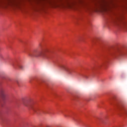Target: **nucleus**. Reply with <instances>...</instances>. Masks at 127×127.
<instances>
[{"instance_id":"nucleus-1","label":"nucleus","mask_w":127,"mask_h":127,"mask_svg":"<svg viewBox=\"0 0 127 127\" xmlns=\"http://www.w3.org/2000/svg\"><path fill=\"white\" fill-rule=\"evenodd\" d=\"M46 50H43L39 51L37 50H34L32 52L28 54L29 56L32 58H38V57H42L44 59H49L50 58V53L46 55Z\"/></svg>"},{"instance_id":"nucleus-2","label":"nucleus","mask_w":127,"mask_h":127,"mask_svg":"<svg viewBox=\"0 0 127 127\" xmlns=\"http://www.w3.org/2000/svg\"><path fill=\"white\" fill-rule=\"evenodd\" d=\"M23 105L25 106V107H28L29 109H30L32 110V111H34V113H36L37 114H38L39 113V111H40V109H39V108L33 104H30L29 106L27 105V101L24 100L23 101Z\"/></svg>"},{"instance_id":"nucleus-3","label":"nucleus","mask_w":127,"mask_h":127,"mask_svg":"<svg viewBox=\"0 0 127 127\" xmlns=\"http://www.w3.org/2000/svg\"><path fill=\"white\" fill-rule=\"evenodd\" d=\"M59 67L62 69V70H64V71L66 72L67 74H69L70 75L72 74V68L68 67L67 65L64 64H60Z\"/></svg>"},{"instance_id":"nucleus-4","label":"nucleus","mask_w":127,"mask_h":127,"mask_svg":"<svg viewBox=\"0 0 127 127\" xmlns=\"http://www.w3.org/2000/svg\"><path fill=\"white\" fill-rule=\"evenodd\" d=\"M0 95L3 99H4V98H5V96H6L5 90H4L2 87H0Z\"/></svg>"},{"instance_id":"nucleus-5","label":"nucleus","mask_w":127,"mask_h":127,"mask_svg":"<svg viewBox=\"0 0 127 127\" xmlns=\"http://www.w3.org/2000/svg\"><path fill=\"white\" fill-rule=\"evenodd\" d=\"M123 114H124V115H126V116H127V108H123Z\"/></svg>"},{"instance_id":"nucleus-6","label":"nucleus","mask_w":127,"mask_h":127,"mask_svg":"<svg viewBox=\"0 0 127 127\" xmlns=\"http://www.w3.org/2000/svg\"><path fill=\"white\" fill-rule=\"evenodd\" d=\"M16 66H17V67H19L20 69H23V66H22V65L20 64H16Z\"/></svg>"},{"instance_id":"nucleus-7","label":"nucleus","mask_w":127,"mask_h":127,"mask_svg":"<svg viewBox=\"0 0 127 127\" xmlns=\"http://www.w3.org/2000/svg\"><path fill=\"white\" fill-rule=\"evenodd\" d=\"M123 27L124 28H126V29H127V24H123Z\"/></svg>"},{"instance_id":"nucleus-8","label":"nucleus","mask_w":127,"mask_h":127,"mask_svg":"<svg viewBox=\"0 0 127 127\" xmlns=\"http://www.w3.org/2000/svg\"><path fill=\"white\" fill-rule=\"evenodd\" d=\"M64 117H65V118H69V116H68V115H66V114H64Z\"/></svg>"},{"instance_id":"nucleus-9","label":"nucleus","mask_w":127,"mask_h":127,"mask_svg":"<svg viewBox=\"0 0 127 127\" xmlns=\"http://www.w3.org/2000/svg\"><path fill=\"white\" fill-rule=\"evenodd\" d=\"M99 66L100 67H102V66H104V64H100Z\"/></svg>"}]
</instances>
